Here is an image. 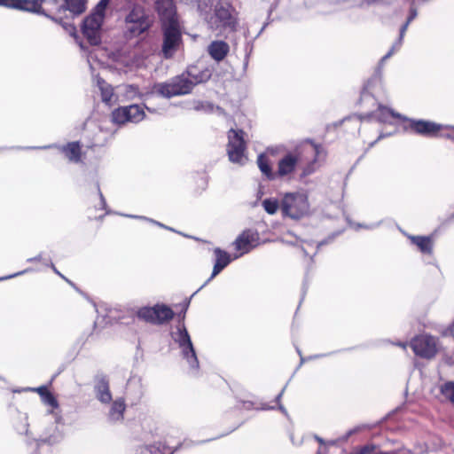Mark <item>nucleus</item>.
<instances>
[{"instance_id": "f257e3e1", "label": "nucleus", "mask_w": 454, "mask_h": 454, "mask_svg": "<svg viewBox=\"0 0 454 454\" xmlns=\"http://www.w3.org/2000/svg\"><path fill=\"white\" fill-rule=\"evenodd\" d=\"M321 153L322 149L318 145L312 143L305 144L278 160L276 175L279 177L289 176L301 165H306L303 167V176L309 175L315 170L314 164Z\"/></svg>"}, {"instance_id": "f03ea898", "label": "nucleus", "mask_w": 454, "mask_h": 454, "mask_svg": "<svg viewBox=\"0 0 454 454\" xmlns=\"http://www.w3.org/2000/svg\"><path fill=\"white\" fill-rule=\"evenodd\" d=\"M203 82V78H198L192 72L175 77L169 82L158 83L153 86V92L165 98H171L188 94L193 86Z\"/></svg>"}, {"instance_id": "7ed1b4c3", "label": "nucleus", "mask_w": 454, "mask_h": 454, "mask_svg": "<svg viewBox=\"0 0 454 454\" xmlns=\"http://www.w3.org/2000/svg\"><path fill=\"white\" fill-rule=\"evenodd\" d=\"M107 5L108 0H100L93 12L83 22L82 33L92 45H97L100 43V27Z\"/></svg>"}, {"instance_id": "20e7f679", "label": "nucleus", "mask_w": 454, "mask_h": 454, "mask_svg": "<svg viewBox=\"0 0 454 454\" xmlns=\"http://www.w3.org/2000/svg\"><path fill=\"white\" fill-rule=\"evenodd\" d=\"M281 210L284 215L292 219L304 217L309 213V203L307 194L303 192L285 194L281 201Z\"/></svg>"}, {"instance_id": "39448f33", "label": "nucleus", "mask_w": 454, "mask_h": 454, "mask_svg": "<svg viewBox=\"0 0 454 454\" xmlns=\"http://www.w3.org/2000/svg\"><path fill=\"white\" fill-rule=\"evenodd\" d=\"M153 18L145 8L135 4L125 17V29L132 36H137L150 28Z\"/></svg>"}, {"instance_id": "423d86ee", "label": "nucleus", "mask_w": 454, "mask_h": 454, "mask_svg": "<svg viewBox=\"0 0 454 454\" xmlns=\"http://www.w3.org/2000/svg\"><path fill=\"white\" fill-rule=\"evenodd\" d=\"M212 30L223 32L226 29L233 30L236 18L232 14L230 4L220 2L215 5V13L207 20Z\"/></svg>"}, {"instance_id": "0eeeda50", "label": "nucleus", "mask_w": 454, "mask_h": 454, "mask_svg": "<svg viewBox=\"0 0 454 454\" xmlns=\"http://www.w3.org/2000/svg\"><path fill=\"white\" fill-rule=\"evenodd\" d=\"M227 154L229 160L237 164L244 165L247 157L246 155V143L244 131L231 129L228 132Z\"/></svg>"}, {"instance_id": "6e6552de", "label": "nucleus", "mask_w": 454, "mask_h": 454, "mask_svg": "<svg viewBox=\"0 0 454 454\" xmlns=\"http://www.w3.org/2000/svg\"><path fill=\"white\" fill-rule=\"evenodd\" d=\"M173 339L178 344L184 358L186 359L191 368L197 369L199 367L197 356L191 337L184 325L177 327L176 332L173 333Z\"/></svg>"}, {"instance_id": "1a4fd4ad", "label": "nucleus", "mask_w": 454, "mask_h": 454, "mask_svg": "<svg viewBox=\"0 0 454 454\" xmlns=\"http://www.w3.org/2000/svg\"><path fill=\"white\" fill-rule=\"evenodd\" d=\"M411 347L417 356L424 358H432L437 353L436 339L427 334L416 336L412 339Z\"/></svg>"}, {"instance_id": "9d476101", "label": "nucleus", "mask_w": 454, "mask_h": 454, "mask_svg": "<svg viewBox=\"0 0 454 454\" xmlns=\"http://www.w3.org/2000/svg\"><path fill=\"white\" fill-rule=\"evenodd\" d=\"M162 29L164 34L162 52L166 58H170L177 51L181 43L180 25L165 26L162 27Z\"/></svg>"}, {"instance_id": "9b49d317", "label": "nucleus", "mask_w": 454, "mask_h": 454, "mask_svg": "<svg viewBox=\"0 0 454 454\" xmlns=\"http://www.w3.org/2000/svg\"><path fill=\"white\" fill-rule=\"evenodd\" d=\"M145 118V112L138 105L120 107L112 113V120L114 123L123 124L127 121L139 122Z\"/></svg>"}, {"instance_id": "f8f14e48", "label": "nucleus", "mask_w": 454, "mask_h": 454, "mask_svg": "<svg viewBox=\"0 0 454 454\" xmlns=\"http://www.w3.org/2000/svg\"><path fill=\"white\" fill-rule=\"evenodd\" d=\"M404 120L407 121V124L404 127L407 131L422 136H434L444 128L442 125H439L432 121L407 118ZM445 128L454 129V127L451 126H446Z\"/></svg>"}, {"instance_id": "ddd939ff", "label": "nucleus", "mask_w": 454, "mask_h": 454, "mask_svg": "<svg viewBox=\"0 0 454 454\" xmlns=\"http://www.w3.org/2000/svg\"><path fill=\"white\" fill-rule=\"evenodd\" d=\"M155 7L162 22V27L179 24L172 0H157Z\"/></svg>"}, {"instance_id": "4468645a", "label": "nucleus", "mask_w": 454, "mask_h": 454, "mask_svg": "<svg viewBox=\"0 0 454 454\" xmlns=\"http://www.w3.org/2000/svg\"><path fill=\"white\" fill-rule=\"evenodd\" d=\"M258 239V233L255 231H247L241 233L234 242L236 250L239 252L235 257L238 258L255 247Z\"/></svg>"}, {"instance_id": "2eb2a0df", "label": "nucleus", "mask_w": 454, "mask_h": 454, "mask_svg": "<svg viewBox=\"0 0 454 454\" xmlns=\"http://www.w3.org/2000/svg\"><path fill=\"white\" fill-rule=\"evenodd\" d=\"M0 5L33 12H39L41 8L38 0H0Z\"/></svg>"}, {"instance_id": "dca6fc26", "label": "nucleus", "mask_w": 454, "mask_h": 454, "mask_svg": "<svg viewBox=\"0 0 454 454\" xmlns=\"http://www.w3.org/2000/svg\"><path fill=\"white\" fill-rule=\"evenodd\" d=\"M95 391L97 398L101 403H108L112 401V395L109 389V383L104 377H100L97 380Z\"/></svg>"}, {"instance_id": "f3484780", "label": "nucleus", "mask_w": 454, "mask_h": 454, "mask_svg": "<svg viewBox=\"0 0 454 454\" xmlns=\"http://www.w3.org/2000/svg\"><path fill=\"white\" fill-rule=\"evenodd\" d=\"M229 52V45L223 41H215L208 46L209 55L216 61L223 60Z\"/></svg>"}, {"instance_id": "a211bd4d", "label": "nucleus", "mask_w": 454, "mask_h": 454, "mask_svg": "<svg viewBox=\"0 0 454 454\" xmlns=\"http://www.w3.org/2000/svg\"><path fill=\"white\" fill-rule=\"evenodd\" d=\"M416 16H417L416 10H414V9L411 10V12H410V15L408 17V20H407L406 23L401 27L400 37H399L398 41L392 46L390 51L382 58V61H384L387 59L390 58L394 54V52L395 51H397L401 47V44H402L403 38L404 36L405 31L407 30V27H408L410 22L412 20H414L416 18Z\"/></svg>"}, {"instance_id": "6ab92c4d", "label": "nucleus", "mask_w": 454, "mask_h": 454, "mask_svg": "<svg viewBox=\"0 0 454 454\" xmlns=\"http://www.w3.org/2000/svg\"><path fill=\"white\" fill-rule=\"evenodd\" d=\"M374 114L376 119L380 122H389L391 118L401 120L405 119V117L400 114L395 113L392 109L385 107L381 105L379 106Z\"/></svg>"}, {"instance_id": "aec40b11", "label": "nucleus", "mask_w": 454, "mask_h": 454, "mask_svg": "<svg viewBox=\"0 0 454 454\" xmlns=\"http://www.w3.org/2000/svg\"><path fill=\"white\" fill-rule=\"evenodd\" d=\"M97 84L101 92L102 101L107 105H112L115 101L112 86L100 78H97Z\"/></svg>"}, {"instance_id": "412c9836", "label": "nucleus", "mask_w": 454, "mask_h": 454, "mask_svg": "<svg viewBox=\"0 0 454 454\" xmlns=\"http://www.w3.org/2000/svg\"><path fill=\"white\" fill-rule=\"evenodd\" d=\"M126 405L122 399L115 400L111 407L109 412V419L112 421H120L123 419V413L125 411Z\"/></svg>"}, {"instance_id": "4be33fe9", "label": "nucleus", "mask_w": 454, "mask_h": 454, "mask_svg": "<svg viewBox=\"0 0 454 454\" xmlns=\"http://www.w3.org/2000/svg\"><path fill=\"white\" fill-rule=\"evenodd\" d=\"M62 152L70 161L78 162L80 160L81 147L78 143H69L67 146L62 148Z\"/></svg>"}, {"instance_id": "5701e85b", "label": "nucleus", "mask_w": 454, "mask_h": 454, "mask_svg": "<svg viewBox=\"0 0 454 454\" xmlns=\"http://www.w3.org/2000/svg\"><path fill=\"white\" fill-rule=\"evenodd\" d=\"M155 309V324H161L165 321L170 320L173 317V311L167 306H154Z\"/></svg>"}, {"instance_id": "b1692460", "label": "nucleus", "mask_w": 454, "mask_h": 454, "mask_svg": "<svg viewBox=\"0 0 454 454\" xmlns=\"http://www.w3.org/2000/svg\"><path fill=\"white\" fill-rule=\"evenodd\" d=\"M34 391L37 392L43 402L47 404V405H50L51 406L52 408H57L58 407V402L57 400L55 399V397L48 391L47 387H39L37 388H34L33 389Z\"/></svg>"}, {"instance_id": "393cba45", "label": "nucleus", "mask_w": 454, "mask_h": 454, "mask_svg": "<svg viewBox=\"0 0 454 454\" xmlns=\"http://www.w3.org/2000/svg\"><path fill=\"white\" fill-rule=\"evenodd\" d=\"M137 316L138 318L155 324V309L154 307H144L137 310Z\"/></svg>"}, {"instance_id": "a878e982", "label": "nucleus", "mask_w": 454, "mask_h": 454, "mask_svg": "<svg viewBox=\"0 0 454 454\" xmlns=\"http://www.w3.org/2000/svg\"><path fill=\"white\" fill-rule=\"evenodd\" d=\"M257 164L260 170L268 177L274 178V174L271 171L268 158L264 154H260L257 159Z\"/></svg>"}, {"instance_id": "bb28decb", "label": "nucleus", "mask_w": 454, "mask_h": 454, "mask_svg": "<svg viewBox=\"0 0 454 454\" xmlns=\"http://www.w3.org/2000/svg\"><path fill=\"white\" fill-rule=\"evenodd\" d=\"M412 242L419 247L421 252L430 253L432 250V241L427 237H412Z\"/></svg>"}, {"instance_id": "cd10ccee", "label": "nucleus", "mask_w": 454, "mask_h": 454, "mask_svg": "<svg viewBox=\"0 0 454 454\" xmlns=\"http://www.w3.org/2000/svg\"><path fill=\"white\" fill-rule=\"evenodd\" d=\"M67 9L74 14H81L85 10V0H65Z\"/></svg>"}, {"instance_id": "c85d7f7f", "label": "nucleus", "mask_w": 454, "mask_h": 454, "mask_svg": "<svg viewBox=\"0 0 454 454\" xmlns=\"http://www.w3.org/2000/svg\"><path fill=\"white\" fill-rule=\"evenodd\" d=\"M264 210L270 214L274 215L279 209V204L276 199H266L262 201Z\"/></svg>"}, {"instance_id": "c756f323", "label": "nucleus", "mask_w": 454, "mask_h": 454, "mask_svg": "<svg viewBox=\"0 0 454 454\" xmlns=\"http://www.w3.org/2000/svg\"><path fill=\"white\" fill-rule=\"evenodd\" d=\"M442 395L454 404V382H447L441 387Z\"/></svg>"}, {"instance_id": "7c9ffc66", "label": "nucleus", "mask_w": 454, "mask_h": 454, "mask_svg": "<svg viewBox=\"0 0 454 454\" xmlns=\"http://www.w3.org/2000/svg\"><path fill=\"white\" fill-rule=\"evenodd\" d=\"M215 254L216 256L215 262L220 263V265H223L224 268L230 263L231 258L226 252L221 250L220 248H216L215 249Z\"/></svg>"}, {"instance_id": "2f4dec72", "label": "nucleus", "mask_w": 454, "mask_h": 454, "mask_svg": "<svg viewBox=\"0 0 454 454\" xmlns=\"http://www.w3.org/2000/svg\"><path fill=\"white\" fill-rule=\"evenodd\" d=\"M123 97L126 100H133L138 96V90L136 86L126 85L122 88Z\"/></svg>"}, {"instance_id": "473e14b6", "label": "nucleus", "mask_w": 454, "mask_h": 454, "mask_svg": "<svg viewBox=\"0 0 454 454\" xmlns=\"http://www.w3.org/2000/svg\"><path fill=\"white\" fill-rule=\"evenodd\" d=\"M136 454H162V452L159 445H150L138 448Z\"/></svg>"}, {"instance_id": "72a5a7b5", "label": "nucleus", "mask_w": 454, "mask_h": 454, "mask_svg": "<svg viewBox=\"0 0 454 454\" xmlns=\"http://www.w3.org/2000/svg\"><path fill=\"white\" fill-rule=\"evenodd\" d=\"M223 269L224 267H223V265H220V263L215 262L214 265L213 272L208 281L214 278L216 275H218Z\"/></svg>"}, {"instance_id": "f704fd0d", "label": "nucleus", "mask_w": 454, "mask_h": 454, "mask_svg": "<svg viewBox=\"0 0 454 454\" xmlns=\"http://www.w3.org/2000/svg\"><path fill=\"white\" fill-rule=\"evenodd\" d=\"M64 29L72 36H76V28L72 24H64L63 25Z\"/></svg>"}, {"instance_id": "c9c22d12", "label": "nucleus", "mask_w": 454, "mask_h": 454, "mask_svg": "<svg viewBox=\"0 0 454 454\" xmlns=\"http://www.w3.org/2000/svg\"><path fill=\"white\" fill-rule=\"evenodd\" d=\"M359 452H362L363 454H367L372 450V447L371 446H364L361 448L360 450H357Z\"/></svg>"}, {"instance_id": "e433bc0d", "label": "nucleus", "mask_w": 454, "mask_h": 454, "mask_svg": "<svg viewBox=\"0 0 454 454\" xmlns=\"http://www.w3.org/2000/svg\"><path fill=\"white\" fill-rule=\"evenodd\" d=\"M144 219L147 220V218H145V217H144ZM148 221H150V222H152V223H155V224H157V225H159L160 227H164L163 224H161L160 223L155 222V221L151 220V219H148Z\"/></svg>"}, {"instance_id": "4c0bfd02", "label": "nucleus", "mask_w": 454, "mask_h": 454, "mask_svg": "<svg viewBox=\"0 0 454 454\" xmlns=\"http://www.w3.org/2000/svg\"><path fill=\"white\" fill-rule=\"evenodd\" d=\"M20 273H17V274H13L12 276H9V277H6V278H3L2 279H7V278H12V277H16L18 275H20Z\"/></svg>"}, {"instance_id": "58836bf2", "label": "nucleus", "mask_w": 454, "mask_h": 454, "mask_svg": "<svg viewBox=\"0 0 454 454\" xmlns=\"http://www.w3.org/2000/svg\"><path fill=\"white\" fill-rule=\"evenodd\" d=\"M399 346H401L403 349H406V348H407L406 343H399Z\"/></svg>"}, {"instance_id": "ea45409f", "label": "nucleus", "mask_w": 454, "mask_h": 454, "mask_svg": "<svg viewBox=\"0 0 454 454\" xmlns=\"http://www.w3.org/2000/svg\"><path fill=\"white\" fill-rule=\"evenodd\" d=\"M350 454H363L362 452H359L358 450L353 451Z\"/></svg>"}, {"instance_id": "a19ab883", "label": "nucleus", "mask_w": 454, "mask_h": 454, "mask_svg": "<svg viewBox=\"0 0 454 454\" xmlns=\"http://www.w3.org/2000/svg\"><path fill=\"white\" fill-rule=\"evenodd\" d=\"M52 268H53L54 271H55L57 274L60 275V274H59V272L57 270V269H56L54 266H52Z\"/></svg>"}, {"instance_id": "79ce46f5", "label": "nucleus", "mask_w": 454, "mask_h": 454, "mask_svg": "<svg viewBox=\"0 0 454 454\" xmlns=\"http://www.w3.org/2000/svg\"><path fill=\"white\" fill-rule=\"evenodd\" d=\"M317 440L320 442V443H323V440L319 437H317Z\"/></svg>"}, {"instance_id": "37998d69", "label": "nucleus", "mask_w": 454, "mask_h": 454, "mask_svg": "<svg viewBox=\"0 0 454 454\" xmlns=\"http://www.w3.org/2000/svg\"><path fill=\"white\" fill-rule=\"evenodd\" d=\"M100 198H101L102 202L105 203V200H104L103 195L101 193H100Z\"/></svg>"}, {"instance_id": "c03bdc74", "label": "nucleus", "mask_w": 454, "mask_h": 454, "mask_svg": "<svg viewBox=\"0 0 454 454\" xmlns=\"http://www.w3.org/2000/svg\"><path fill=\"white\" fill-rule=\"evenodd\" d=\"M282 393H283V392L279 393V395H278V398H280V396L282 395Z\"/></svg>"}]
</instances>
